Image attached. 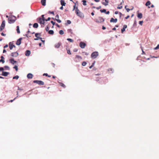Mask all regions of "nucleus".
Instances as JSON below:
<instances>
[{"mask_svg": "<svg viewBox=\"0 0 159 159\" xmlns=\"http://www.w3.org/2000/svg\"><path fill=\"white\" fill-rule=\"evenodd\" d=\"M56 25L58 27H60V26L59 25L57 24H56Z\"/></svg>", "mask_w": 159, "mask_h": 159, "instance_id": "e2e57ef3", "label": "nucleus"}, {"mask_svg": "<svg viewBox=\"0 0 159 159\" xmlns=\"http://www.w3.org/2000/svg\"><path fill=\"white\" fill-rule=\"evenodd\" d=\"M105 1L106 2V3L108 4V3L109 2L108 0H105Z\"/></svg>", "mask_w": 159, "mask_h": 159, "instance_id": "052dcab7", "label": "nucleus"}, {"mask_svg": "<svg viewBox=\"0 0 159 159\" xmlns=\"http://www.w3.org/2000/svg\"><path fill=\"white\" fill-rule=\"evenodd\" d=\"M41 35V34L39 33H37L35 34V36L37 38H39V36Z\"/></svg>", "mask_w": 159, "mask_h": 159, "instance_id": "393cba45", "label": "nucleus"}, {"mask_svg": "<svg viewBox=\"0 0 159 159\" xmlns=\"http://www.w3.org/2000/svg\"><path fill=\"white\" fill-rule=\"evenodd\" d=\"M48 33L49 34H52V35L54 34L53 31V30H50L49 31Z\"/></svg>", "mask_w": 159, "mask_h": 159, "instance_id": "bb28decb", "label": "nucleus"}, {"mask_svg": "<svg viewBox=\"0 0 159 159\" xmlns=\"http://www.w3.org/2000/svg\"><path fill=\"white\" fill-rule=\"evenodd\" d=\"M48 13L51 14H53V15H54V13L53 11H48Z\"/></svg>", "mask_w": 159, "mask_h": 159, "instance_id": "4c0bfd02", "label": "nucleus"}, {"mask_svg": "<svg viewBox=\"0 0 159 159\" xmlns=\"http://www.w3.org/2000/svg\"><path fill=\"white\" fill-rule=\"evenodd\" d=\"M86 45V43L83 42H81L80 43V46L82 48H84Z\"/></svg>", "mask_w": 159, "mask_h": 159, "instance_id": "6e6552de", "label": "nucleus"}, {"mask_svg": "<svg viewBox=\"0 0 159 159\" xmlns=\"http://www.w3.org/2000/svg\"><path fill=\"white\" fill-rule=\"evenodd\" d=\"M9 47L10 50H12L13 47L15 48L16 46L13 44V42H10L9 43Z\"/></svg>", "mask_w": 159, "mask_h": 159, "instance_id": "1a4fd4ad", "label": "nucleus"}, {"mask_svg": "<svg viewBox=\"0 0 159 159\" xmlns=\"http://www.w3.org/2000/svg\"><path fill=\"white\" fill-rule=\"evenodd\" d=\"M143 22V21H139V24L140 25H142Z\"/></svg>", "mask_w": 159, "mask_h": 159, "instance_id": "79ce46f5", "label": "nucleus"}, {"mask_svg": "<svg viewBox=\"0 0 159 159\" xmlns=\"http://www.w3.org/2000/svg\"><path fill=\"white\" fill-rule=\"evenodd\" d=\"M60 9L62 10H63V6H62L60 7Z\"/></svg>", "mask_w": 159, "mask_h": 159, "instance_id": "0e129e2a", "label": "nucleus"}, {"mask_svg": "<svg viewBox=\"0 0 159 159\" xmlns=\"http://www.w3.org/2000/svg\"><path fill=\"white\" fill-rule=\"evenodd\" d=\"M16 31L18 34H20V31L19 30V27L18 26H17L16 27Z\"/></svg>", "mask_w": 159, "mask_h": 159, "instance_id": "a878e982", "label": "nucleus"}, {"mask_svg": "<svg viewBox=\"0 0 159 159\" xmlns=\"http://www.w3.org/2000/svg\"><path fill=\"white\" fill-rule=\"evenodd\" d=\"M100 11L101 12V13H103V12H106V10L105 9H101L100 10Z\"/></svg>", "mask_w": 159, "mask_h": 159, "instance_id": "7c9ffc66", "label": "nucleus"}, {"mask_svg": "<svg viewBox=\"0 0 159 159\" xmlns=\"http://www.w3.org/2000/svg\"><path fill=\"white\" fill-rule=\"evenodd\" d=\"M46 30L47 31H48L49 30V27L48 26H47L45 28Z\"/></svg>", "mask_w": 159, "mask_h": 159, "instance_id": "c03bdc74", "label": "nucleus"}, {"mask_svg": "<svg viewBox=\"0 0 159 159\" xmlns=\"http://www.w3.org/2000/svg\"><path fill=\"white\" fill-rule=\"evenodd\" d=\"M59 18V15L57 14L55 16V20L59 23L61 22V20L58 19Z\"/></svg>", "mask_w": 159, "mask_h": 159, "instance_id": "ddd939ff", "label": "nucleus"}, {"mask_svg": "<svg viewBox=\"0 0 159 159\" xmlns=\"http://www.w3.org/2000/svg\"><path fill=\"white\" fill-rule=\"evenodd\" d=\"M33 27L34 28H37L38 27V25L37 23H35L34 24Z\"/></svg>", "mask_w": 159, "mask_h": 159, "instance_id": "b1692460", "label": "nucleus"}, {"mask_svg": "<svg viewBox=\"0 0 159 159\" xmlns=\"http://www.w3.org/2000/svg\"><path fill=\"white\" fill-rule=\"evenodd\" d=\"M34 83H36L40 85H43L44 83L41 80H34L33 82Z\"/></svg>", "mask_w": 159, "mask_h": 159, "instance_id": "423d86ee", "label": "nucleus"}, {"mask_svg": "<svg viewBox=\"0 0 159 159\" xmlns=\"http://www.w3.org/2000/svg\"><path fill=\"white\" fill-rule=\"evenodd\" d=\"M52 66L53 67H54L55 66V64L53 63H52L51 64Z\"/></svg>", "mask_w": 159, "mask_h": 159, "instance_id": "6e6d98bb", "label": "nucleus"}, {"mask_svg": "<svg viewBox=\"0 0 159 159\" xmlns=\"http://www.w3.org/2000/svg\"><path fill=\"white\" fill-rule=\"evenodd\" d=\"M22 39V38H20L17 40L16 42V44L17 45H19L21 43V40Z\"/></svg>", "mask_w": 159, "mask_h": 159, "instance_id": "f8f14e48", "label": "nucleus"}, {"mask_svg": "<svg viewBox=\"0 0 159 159\" xmlns=\"http://www.w3.org/2000/svg\"><path fill=\"white\" fill-rule=\"evenodd\" d=\"M43 75H46V76H47L48 77H50L51 76V75H49L47 73H44L43 74Z\"/></svg>", "mask_w": 159, "mask_h": 159, "instance_id": "a19ab883", "label": "nucleus"}, {"mask_svg": "<svg viewBox=\"0 0 159 159\" xmlns=\"http://www.w3.org/2000/svg\"><path fill=\"white\" fill-rule=\"evenodd\" d=\"M159 49V44H158L157 46V47H156V48H154V50H156V49Z\"/></svg>", "mask_w": 159, "mask_h": 159, "instance_id": "ea45409f", "label": "nucleus"}, {"mask_svg": "<svg viewBox=\"0 0 159 159\" xmlns=\"http://www.w3.org/2000/svg\"><path fill=\"white\" fill-rule=\"evenodd\" d=\"M67 22L68 24H70L71 23V22L70 20H67Z\"/></svg>", "mask_w": 159, "mask_h": 159, "instance_id": "de8ad7c7", "label": "nucleus"}, {"mask_svg": "<svg viewBox=\"0 0 159 159\" xmlns=\"http://www.w3.org/2000/svg\"><path fill=\"white\" fill-rule=\"evenodd\" d=\"M1 34L2 36H6V34H4L3 33H1Z\"/></svg>", "mask_w": 159, "mask_h": 159, "instance_id": "49530a36", "label": "nucleus"}, {"mask_svg": "<svg viewBox=\"0 0 159 159\" xmlns=\"http://www.w3.org/2000/svg\"><path fill=\"white\" fill-rule=\"evenodd\" d=\"M105 13L107 14H109L110 13V12L109 11H106Z\"/></svg>", "mask_w": 159, "mask_h": 159, "instance_id": "680f3d73", "label": "nucleus"}, {"mask_svg": "<svg viewBox=\"0 0 159 159\" xmlns=\"http://www.w3.org/2000/svg\"><path fill=\"white\" fill-rule=\"evenodd\" d=\"M150 4L151 2L149 1H148L146 2V3L145 4V5L146 6H148L150 5Z\"/></svg>", "mask_w": 159, "mask_h": 159, "instance_id": "cd10ccee", "label": "nucleus"}, {"mask_svg": "<svg viewBox=\"0 0 159 159\" xmlns=\"http://www.w3.org/2000/svg\"><path fill=\"white\" fill-rule=\"evenodd\" d=\"M5 25V21L4 20H3L1 25V31L4 28Z\"/></svg>", "mask_w": 159, "mask_h": 159, "instance_id": "0eeeda50", "label": "nucleus"}, {"mask_svg": "<svg viewBox=\"0 0 159 159\" xmlns=\"http://www.w3.org/2000/svg\"><path fill=\"white\" fill-rule=\"evenodd\" d=\"M117 21V19L116 18L114 19L113 18H111L110 20V22H113V23H116Z\"/></svg>", "mask_w": 159, "mask_h": 159, "instance_id": "2eb2a0df", "label": "nucleus"}, {"mask_svg": "<svg viewBox=\"0 0 159 159\" xmlns=\"http://www.w3.org/2000/svg\"><path fill=\"white\" fill-rule=\"evenodd\" d=\"M38 22L40 23V24H43V25L44 24L45 20H42L41 18H39L38 19Z\"/></svg>", "mask_w": 159, "mask_h": 159, "instance_id": "9b49d317", "label": "nucleus"}, {"mask_svg": "<svg viewBox=\"0 0 159 159\" xmlns=\"http://www.w3.org/2000/svg\"><path fill=\"white\" fill-rule=\"evenodd\" d=\"M19 78V76L18 75H16V76H14L13 78V79H18V78Z\"/></svg>", "mask_w": 159, "mask_h": 159, "instance_id": "f704fd0d", "label": "nucleus"}, {"mask_svg": "<svg viewBox=\"0 0 159 159\" xmlns=\"http://www.w3.org/2000/svg\"><path fill=\"white\" fill-rule=\"evenodd\" d=\"M10 62L13 64H16L17 63V61H15L13 58L11 59L10 60Z\"/></svg>", "mask_w": 159, "mask_h": 159, "instance_id": "4468645a", "label": "nucleus"}, {"mask_svg": "<svg viewBox=\"0 0 159 159\" xmlns=\"http://www.w3.org/2000/svg\"><path fill=\"white\" fill-rule=\"evenodd\" d=\"M30 54V50H26L25 52V55L26 56H29Z\"/></svg>", "mask_w": 159, "mask_h": 159, "instance_id": "aec40b11", "label": "nucleus"}, {"mask_svg": "<svg viewBox=\"0 0 159 159\" xmlns=\"http://www.w3.org/2000/svg\"><path fill=\"white\" fill-rule=\"evenodd\" d=\"M46 0H41V3L42 5L43 6H45L46 5Z\"/></svg>", "mask_w": 159, "mask_h": 159, "instance_id": "412c9836", "label": "nucleus"}, {"mask_svg": "<svg viewBox=\"0 0 159 159\" xmlns=\"http://www.w3.org/2000/svg\"><path fill=\"white\" fill-rule=\"evenodd\" d=\"M104 21V19L102 17L99 16L98 18L96 19L95 21L97 23H101L103 22Z\"/></svg>", "mask_w": 159, "mask_h": 159, "instance_id": "7ed1b4c3", "label": "nucleus"}, {"mask_svg": "<svg viewBox=\"0 0 159 159\" xmlns=\"http://www.w3.org/2000/svg\"><path fill=\"white\" fill-rule=\"evenodd\" d=\"M9 74V72L3 71L2 72V75L6 76H7Z\"/></svg>", "mask_w": 159, "mask_h": 159, "instance_id": "f3484780", "label": "nucleus"}, {"mask_svg": "<svg viewBox=\"0 0 159 159\" xmlns=\"http://www.w3.org/2000/svg\"><path fill=\"white\" fill-rule=\"evenodd\" d=\"M98 53L97 52H93L91 55V57L93 59H95L98 56Z\"/></svg>", "mask_w": 159, "mask_h": 159, "instance_id": "20e7f679", "label": "nucleus"}, {"mask_svg": "<svg viewBox=\"0 0 159 159\" xmlns=\"http://www.w3.org/2000/svg\"><path fill=\"white\" fill-rule=\"evenodd\" d=\"M16 98H15L13 100H11L9 102H12Z\"/></svg>", "mask_w": 159, "mask_h": 159, "instance_id": "69168bd1", "label": "nucleus"}, {"mask_svg": "<svg viewBox=\"0 0 159 159\" xmlns=\"http://www.w3.org/2000/svg\"><path fill=\"white\" fill-rule=\"evenodd\" d=\"M30 32V31H29V30L27 32V34H26L25 35V36H26L27 37H28V33H29Z\"/></svg>", "mask_w": 159, "mask_h": 159, "instance_id": "5fc2aeb1", "label": "nucleus"}, {"mask_svg": "<svg viewBox=\"0 0 159 159\" xmlns=\"http://www.w3.org/2000/svg\"><path fill=\"white\" fill-rule=\"evenodd\" d=\"M39 39H41V41L42 42H43V43H44L45 40H42V38H40H40H39Z\"/></svg>", "mask_w": 159, "mask_h": 159, "instance_id": "864d4df0", "label": "nucleus"}, {"mask_svg": "<svg viewBox=\"0 0 159 159\" xmlns=\"http://www.w3.org/2000/svg\"><path fill=\"white\" fill-rule=\"evenodd\" d=\"M129 16L128 15L125 18V19H128V18H129Z\"/></svg>", "mask_w": 159, "mask_h": 159, "instance_id": "bf43d9fd", "label": "nucleus"}, {"mask_svg": "<svg viewBox=\"0 0 159 159\" xmlns=\"http://www.w3.org/2000/svg\"><path fill=\"white\" fill-rule=\"evenodd\" d=\"M86 64L87 63L85 62L84 61L82 63V65L83 66H84L86 65Z\"/></svg>", "mask_w": 159, "mask_h": 159, "instance_id": "c9c22d12", "label": "nucleus"}, {"mask_svg": "<svg viewBox=\"0 0 159 159\" xmlns=\"http://www.w3.org/2000/svg\"><path fill=\"white\" fill-rule=\"evenodd\" d=\"M137 16L139 19H141L142 17V14L141 13H138Z\"/></svg>", "mask_w": 159, "mask_h": 159, "instance_id": "5701e85b", "label": "nucleus"}, {"mask_svg": "<svg viewBox=\"0 0 159 159\" xmlns=\"http://www.w3.org/2000/svg\"><path fill=\"white\" fill-rule=\"evenodd\" d=\"M60 84L61 86L63 87L64 88L66 87V86L65 85L62 83H60Z\"/></svg>", "mask_w": 159, "mask_h": 159, "instance_id": "c756f323", "label": "nucleus"}, {"mask_svg": "<svg viewBox=\"0 0 159 159\" xmlns=\"http://www.w3.org/2000/svg\"><path fill=\"white\" fill-rule=\"evenodd\" d=\"M19 55V54L17 52H12L11 55L12 57H17Z\"/></svg>", "mask_w": 159, "mask_h": 159, "instance_id": "9d476101", "label": "nucleus"}, {"mask_svg": "<svg viewBox=\"0 0 159 159\" xmlns=\"http://www.w3.org/2000/svg\"><path fill=\"white\" fill-rule=\"evenodd\" d=\"M127 27V25H123V27L122 29L121 30V32L123 33L124 31L125 30V29Z\"/></svg>", "mask_w": 159, "mask_h": 159, "instance_id": "dca6fc26", "label": "nucleus"}, {"mask_svg": "<svg viewBox=\"0 0 159 159\" xmlns=\"http://www.w3.org/2000/svg\"><path fill=\"white\" fill-rule=\"evenodd\" d=\"M42 18H41L42 20H44L45 21L46 19H45V18L44 17V15H42Z\"/></svg>", "mask_w": 159, "mask_h": 159, "instance_id": "58836bf2", "label": "nucleus"}, {"mask_svg": "<svg viewBox=\"0 0 159 159\" xmlns=\"http://www.w3.org/2000/svg\"><path fill=\"white\" fill-rule=\"evenodd\" d=\"M101 6H100L98 7H96V9L98 10V9H100L101 8Z\"/></svg>", "mask_w": 159, "mask_h": 159, "instance_id": "603ef678", "label": "nucleus"}, {"mask_svg": "<svg viewBox=\"0 0 159 159\" xmlns=\"http://www.w3.org/2000/svg\"><path fill=\"white\" fill-rule=\"evenodd\" d=\"M126 10H127V11L128 12H129L130 11V9L129 8H127V9H126Z\"/></svg>", "mask_w": 159, "mask_h": 159, "instance_id": "13d9d810", "label": "nucleus"}, {"mask_svg": "<svg viewBox=\"0 0 159 159\" xmlns=\"http://www.w3.org/2000/svg\"><path fill=\"white\" fill-rule=\"evenodd\" d=\"M50 19H51V18L50 17H48V18L47 19H46L45 21H47L50 20Z\"/></svg>", "mask_w": 159, "mask_h": 159, "instance_id": "8fccbe9b", "label": "nucleus"}, {"mask_svg": "<svg viewBox=\"0 0 159 159\" xmlns=\"http://www.w3.org/2000/svg\"><path fill=\"white\" fill-rule=\"evenodd\" d=\"M33 77V75L31 73H29L27 75V77L28 79H32Z\"/></svg>", "mask_w": 159, "mask_h": 159, "instance_id": "6ab92c4d", "label": "nucleus"}, {"mask_svg": "<svg viewBox=\"0 0 159 159\" xmlns=\"http://www.w3.org/2000/svg\"><path fill=\"white\" fill-rule=\"evenodd\" d=\"M61 2V4L62 6H65L66 3L63 0H61L60 1Z\"/></svg>", "mask_w": 159, "mask_h": 159, "instance_id": "4be33fe9", "label": "nucleus"}, {"mask_svg": "<svg viewBox=\"0 0 159 159\" xmlns=\"http://www.w3.org/2000/svg\"><path fill=\"white\" fill-rule=\"evenodd\" d=\"M13 68H14V69H15V70H16V71H17L18 70V67H17V66H15Z\"/></svg>", "mask_w": 159, "mask_h": 159, "instance_id": "e433bc0d", "label": "nucleus"}, {"mask_svg": "<svg viewBox=\"0 0 159 159\" xmlns=\"http://www.w3.org/2000/svg\"><path fill=\"white\" fill-rule=\"evenodd\" d=\"M75 13L76 15L79 17L81 18L84 17L83 14L79 11L77 7L76 8L75 10Z\"/></svg>", "mask_w": 159, "mask_h": 159, "instance_id": "f03ea898", "label": "nucleus"}, {"mask_svg": "<svg viewBox=\"0 0 159 159\" xmlns=\"http://www.w3.org/2000/svg\"><path fill=\"white\" fill-rule=\"evenodd\" d=\"M59 33L61 35H62V34H64L63 31L62 30H60L59 31Z\"/></svg>", "mask_w": 159, "mask_h": 159, "instance_id": "473e14b6", "label": "nucleus"}, {"mask_svg": "<svg viewBox=\"0 0 159 159\" xmlns=\"http://www.w3.org/2000/svg\"><path fill=\"white\" fill-rule=\"evenodd\" d=\"M61 43H58L55 45V48H58L61 46Z\"/></svg>", "mask_w": 159, "mask_h": 159, "instance_id": "a211bd4d", "label": "nucleus"}, {"mask_svg": "<svg viewBox=\"0 0 159 159\" xmlns=\"http://www.w3.org/2000/svg\"><path fill=\"white\" fill-rule=\"evenodd\" d=\"M8 47V45L7 44L4 46V48H7Z\"/></svg>", "mask_w": 159, "mask_h": 159, "instance_id": "338daca9", "label": "nucleus"}, {"mask_svg": "<svg viewBox=\"0 0 159 159\" xmlns=\"http://www.w3.org/2000/svg\"><path fill=\"white\" fill-rule=\"evenodd\" d=\"M51 22L52 24L53 25H55V22H54L53 21H51Z\"/></svg>", "mask_w": 159, "mask_h": 159, "instance_id": "09e8293b", "label": "nucleus"}, {"mask_svg": "<svg viewBox=\"0 0 159 159\" xmlns=\"http://www.w3.org/2000/svg\"><path fill=\"white\" fill-rule=\"evenodd\" d=\"M5 68L8 69V70H9V67L8 66H5L4 67Z\"/></svg>", "mask_w": 159, "mask_h": 159, "instance_id": "3c124183", "label": "nucleus"}, {"mask_svg": "<svg viewBox=\"0 0 159 159\" xmlns=\"http://www.w3.org/2000/svg\"><path fill=\"white\" fill-rule=\"evenodd\" d=\"M66 50H67V53L68 54H69V55H71V53L70 52V49H66Z\"/></svg>", "mask_w": 159, "mask_h": 159, "instance_id": "2f4dec72", "label": "nucleus"}, {"mask_svg": "<svg viewBox=\"0 0 159 159\" xmlns=\"http://www.w3.org/2000/svg\"><path fill=\"white\" fill-rule=\"evenodd\" d=\"M102 4L105 6H107L108 5V4L106 3V2H102Z\"/></svg>", "mask_w": 159, "mask_h": 159, "instance_id": "a18cd8bd", "label": "nucleus"}, {"mask_svg": "<svg viewBox=\"0 0 159 159\" xmlns=\"http://www.w3.org/2000/svg\"><path fill=\"white\" fill-rule=\"evenodd\" d=\"M8 22L10 24H12L15 22L16 20V17L13 16H11L8 18Z\"/></svg>", "mask_w": 159, "mask_h": 159, "instance_id": "f257e3e1", "label": "nucleus"}, {"mask_svg": "<svg viewBox=\"0 0 159 159\" xmlns=\"http://www.w3.org/2000/svg\"><path fill=\"white\" fill-rule=\"evenodd\" d=\"M67 40L70 42H73V40L71 39H67Z\"/></svg>", "mask_w": 159, "mask_h": 159, "instance_id": "72a5a7b5", "label": "nucleus"}, {"mask_svg": "<svg viewBox=\"0 0 159 159\" xmlns=\"http://www.w3.org/2000/svg\"><path fill=\"white\" fill-rule=\"evenodd\" d=\"M82 2L83 3V4L84 6L86 5V1L85 0H83L82 1Z\"/></svg>", "mask_w": 159, "mask_h": 159, "instance_id": "c85d7f7f", "label": "nucleus"}, {"mask_svg": "<svg viewBox=\"0 0 159 159\" xmlns=\"http://www.w3.org/2000/svg\"><path fill=\"white\" fill-rule=\"evenodd\" d=\"M82 59L81 57L78 55H76L75 58V61L76 62H79Z\"/></svg>", "mask_w": 159, "mask_h": 159, "instance_id": "39448f33", "label": "nucleus"}, {"mask_svg": "<svg viewBox=\"0 0 159 159\" xmlns=\"http://www.w3.org/2000/svg\"><path fill=\"white\" fill-rule=\"evenodd\" d=\"M2 62L3 63H4V61L3 60V59H1V62Z\"/></svg>", "mask_w": 159, "mask_h": 159, "instance_id": "4d7b16f0", "label": "nucleus"}, {"mask_svg": "<svg viewBox=\"0 0 159 159\" xmlns=\"http://www.w3.org/2000/svg\"><path fill=\"white\" fill-rule=\"evenodd\" d=\"M122 8V6H119L117 7V8L119 9H121Z\"/></svg>", "mask_w": 159, "mask_h": 159, "instance_id": "37998d69", "label": "nucleus"}, {"mask_svg": "<svg viewBox=\"0 0 159 159\" xmlns=\"http://www.w3.org/2000/svg\"><path fill=\"white\" fill-rule=\"evenodd\" d=\"M102 29L103 30H105L106 29V27L104 26H103L102 27Z\"/></svg>", "mask_w": 159, "mask_h": 159, "instance_id": "774afa93", "label": "nucleus"}]
</instances>
